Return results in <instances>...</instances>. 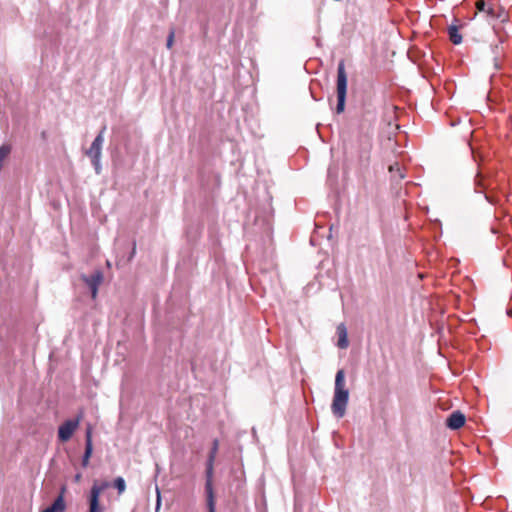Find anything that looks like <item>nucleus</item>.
I'll list each match as a JSON object with an SVG mask.
<instances>
[{
    "mask_svg": "<svg viewBox=\"0 0 512 512\" xmlns=\"http://www.w3.org/2000/svg\"><path fill=\"white\" fill-rule=\"evenodd\" d=\"M345 372L340 369L335 376L334 395L331 404V411L337 418H342L346 414V408L349 401V390L345 387Z\"/></svg>",
    "mask_w": 512,
    "mask_h": 512,
    "instance_id": "obj_1",
    "label": "nucleus"
},
{
    "mask_svg": "<svg viewBox=\"0 0 512 512\" xmlns=\"http://www.w3.org/2000/svg\"><path fill=\"white\" fill-rule=\"evenodd\" d=\"M106 130V126L104 125L98 135L93 140L91 146L88 150H86L85 154L91 159V163L95 169V173L97 175L101 174V155H102V147L104 143V133Z\"/></svg>",
    "mask_w": 512,
    "mask_h": 512,
    "instance_id": "obj_2",
    "label": "nucleus"
},
{
    "mask_svg": "<svg viewBox=\"0 0 512 512\" xmlns=\"http://www.w3.org/2000/svg\"><path fill=\"white\" fill-rule=\"evenodd\" d=\"M347 93V74L344 61L341 60L337 67V106L336 112L342 113L345 109V100Z\"/></svg>",
    "mask_w": 512,
    "mask_h": 512,
    "instance_id": "obj_3",
    "label": "nucleus"
},
{
    "mask_svg": "<svg viewBox=\"0 0 512 512\" xmlns=\"http://www.w3.org/2000/svg\"><path fill=\"white\" fill-rule=\"evenodd\" d=\"M81 416L76 419H69L59 426L58 438L61 442L68 441L79 426Z\"/></svg>",
    "mask_w": 512,
    "mask_h": 512,
    "instance_id": "obj_4",
    "label": "nucleus"
},
{
    "mask_svg": "<svg viewBox=\"0 0 512 512\" xmlns=\"http://www.w3.org/2000/svg\"><path fill=\"white\" fill-rule=\"evenodd\" d=\"M104 275L102 271L96 270L92 275H81V280L89 287L93 299L97 297L98 288L103 282Z\"/></svg>",
    "mask_w": 512,
    "mask_h": 512,
    "instance_id": "obj_5",
    "label": "nucleus"
},
{
    "mask_svg": "<svg viewBox=\"0 0 512 512\" xmlns=\"http://www.w3.org/2000/svg\"><path fill=\"white\" fill-rule=\"evenodd\" d=\"M66 493V486L62 485L60 489V494L55 499L52 505L44 509L42 512H65L66 503L64 500V495Z\"/></svg>",
    "mask_w": 512,
    "mask_h": 512,
    "instance_id": "obj_6",
    "label": "nucleus"
},
{
    "mask_svg": "<svg viewBox=\"0 0 512 512\" xmlns=\"http://www.w3.org/2000/svg\"><path fill=\"white\" fill-rule=\"evenodd\" d=\"M465 421L466 418L462 412L454 411L448 416L446 426L452 430H457L465 424Z\"/></svg>",
    "mask_w": 512,
    "mask_h": 512,
    "instance_id": "obj_7",
    "label": "nucleus"
},
{
    "mask_svg": "<svg viewBox=\"0 0 512 512\" xmlns=\"http://www.w3.org/2000/svg\"><path fill=\"white\" fill-rule=\"evenodd\" d=\"M213 469H214V461L207 460L206 470H205V476H206L205 496L206 497H215L214 490H213V484H212Z\"/></svg>",
    "mask_w": 512,
    "mask_h": 512,
    "instance_id": "obj_8",
    "label": "nucleus"
},
{
    "mask_svg": "<svg viewBox=\"0 0 512 512\" xmlns=\"http://www.w3.org/2000/svg\"><path fill=\"white\" fill-rule=\"evenodd\" d=\"M85 452H84V455L82 457V466L83 467H87L88 466V463H89V459L92 455V452H93V444H92V432H91V428H88L87 431H86V436H85Z\"/></svg>",
    "mask_w": 512,
    "mask_h": 512,
    "instance_id": "obj_9",
    "label": "nucleus"
},
{
    "mask_svg": "<svg viewBox=\"0 0 512 512\" xmlns=\"http://www.w3.org/2000/svg\"><path fill=\"white\" fill-rule=\"evenodd\" d=\"M110 486L109 482L107 481H94L91 489H90V495L89 498L98 500L100 499L101 494Z\"/></svg>",
    "mask_w": 512,
    "mask_h": 512,
    "instance_id": "obj_10",
    "label": "nucleus"
},
{
    "mask_svg": "<svg viewBox=\"0 0 512 512\" xmlns=\"http://www.w3.org/2000/svg\"><path fill=\"white\" fill-rule=\"evenodd\" d=\"M337 335H338L337 346L340 349H346L349 345V341H348V336H347V328L344 323H340L337 326Z\"/></svg>",
    "mask_w": 512,
    "mask_h": 512,
    "instance_id": "obj_11",
    "label": "nucleus"
},
{
    "mask_svg": "<svg viewBox=\"0 0 512 512\" xmlns=\"http://www.w3.org/2000/svg\"><path fill=\"white\" fill-rule=\"evenodd\" d=\"M487 16L491 20L498 19L501 22H505L507 20V14L501 7L489 6L487 10Z\"/></svg>",
    "mask_w": 512,
    "mask_h": 512,
    "instance_id": "obj_12",
    "label": "nucleus"
},
{
    "mask_svg": "<svg viewBox=\"0 0 512 512\" xmlns=\"http://www.w3.org/2000/svg\"><path fill=\"white\" fill-rule=\"evenodd\" d=\"M448 34H449V39L453 44L458 45L462 42V36L460 35L457 26L451 25L448 28Z\"/></svg>",
    "mask_w": 512,
    "mask_h": 512,
    "instance_id": "obj_13",
    "label": "nucleus"
},
{
    "mask_svg": "<svg viewBox=\"0 0 512 512\" xmlns=\"http://www.w3.org/2000/svg\"><path fill=\"white\" fill-rule=\"evenodd\" d=\"M113 486L117 489L119 495L126 490V482L123 477H117L113 482Z\"/></svg>",
    "mask_w": 512,
    "mask_h": 512,
    "instance_id": "obj_14",
    "label": "nucleus"
},
{
    "mask_svg": "<svg viewBox=\"0 0 512 512\" xmlns=\"http://www.w3.org/2000/svg\"><path fill=\"white\" fill-rule=\"evenodd\" d=\"M89 503V510L88 512H104L103 507L100 505L98 500L95 499H88Z\"/></svg>",
    "mask_w": 512,
    "mask_h": 512,
    "instance_id": "obj_15",
    "label": "nucleus"
},
{
    "mask_svg": "<svg viewBox=\"0 0 512 512\" xmlns=\"http://www.w3.org/2000/svg\"><path fill=\"white\" fill-rule=\"evenodd\" d=\"M218 448H219V441L217 439H214V441L212 443L211 450H210V452L208 454V459L207 460L215 461L216 454L218 452Z\"/></svg>",
    "mask_w": 512,
    "mask_h": 512,
    "instance_id": "obj_16",
    "label": "nucleus"
},
{
    "mask_svg": "<svg viewBox=\"0 0 512 512\" xmlns=\"http://www.w3.org/2000/svg\"><path fill=\"white\" fill-rule=\"evenodd\" d=\"M206 507L208 512H216L215 497H206Z\"/></svg>",
    "mask_w": 512,
    "mask_h": 512,
    "instance_id": "obj_17",
    "label": "nucleus"
},
{
    "mask_svg": "<svg viewBox=\"0 0 512 512\" xmlns=\"http://www.w3.org/2000/svg\"><path fill=\"white\" fill-rule=\"evenodd\" d=\"M362 146L365 152H368L371 148V139L367 135L362 137Z\"/></svg>",
    "mask_w": 512,
    "mask_h": 512,
    "instance_id": "obj_18",
    "label": "nucleus"
},
{
    "mask_svg": "<svg viewBox=\"0 0 512 512\" xmlns=\"http://www.w3.org/2000/svg\"><path fill=\"white\" fill-rule=\"evenodd\" d=\"M488 7H489V6H487V5H486V3H485V1H484V0H478V1L476 2V8H477V10H478V11H480V12H484V13H486V14H487Z\"/></svg>",
    "mask_w": 512,
    "mask_h": 512,
    "instance_id": "obj_19",
    "label": "nucleus"
},
{
    "mask_svg": "<svg viewBox=\"0 0 512 512\" xmlns=\"http://www.w3.org/2000/svg\"><path fill=\"white\" fill-rule=\"evenodd\" d=\"M174 36H175V32H174V29H171L170 32H169V35L167 37V42H166V47L168 49H171L172 46H173V43H174Z\"/></svg>",
    "mask_w": 512,
    "mask_h": 512,
    "instance_id": "obj_20",
    "label": "nucleus"
},
{
    "mask_svg": "<svg viewBox=\"0 0 512 512\" xmlns=\"http://www.w3.org/2000/svg\"><path fill=\"white\" fill-rule=\"evenodd\" d=\"M161 506V493L158 486H156V511L160 509Z\"/></svg>",
    "mask_w": 512,
    "mask_h": 512,
    "instance_id": "obj_21",
    "label": "nucleus"
},
{
    "mask_svg": "<svg viewBox=\"0 0 512 512\" xmlns=\"http://www.w3.org/2000/svg\"><path fill=\"white\" fill-rule=\"evenodd\" d=\"M476 185H479V186H482V179H481V176L480 175H476Z\"/></svg>",
    "mask_w": 512,
    "mask_h": 512,
    "instance_id": "obj_22",
    "label": "nucleus"
},
{
    "mask_svg": "<svg viewBox=\"0 0 512 512\" xmlns=\"http://www.w3.org/2000/svg\"><path fill=\"white\" fill-rule=\"evenodd\" d=\"M135 250H136V248H135V245H134L131 256H133L135 254Z\"/></svg>",
    "mask_w": 512,
    "mask_h": 512,
    "instance_id": "obj_23",
    "label": "nucleus"
}]
</instances>
